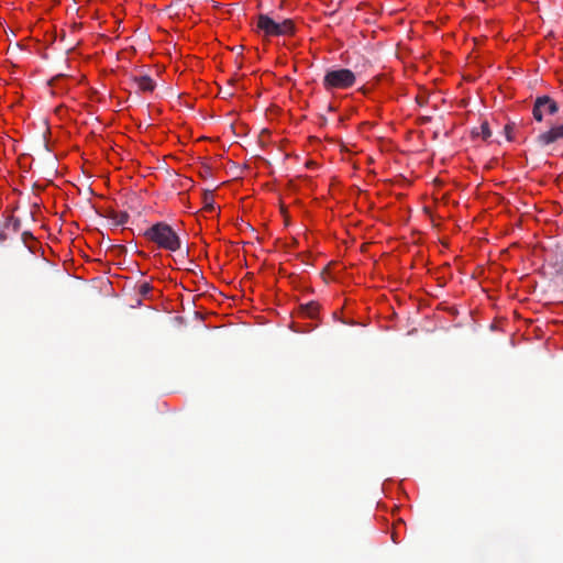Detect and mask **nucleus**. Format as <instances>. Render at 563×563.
<instances>
[{
	"mask_svg": "<svg viewBox=\"0 0 563 563\" xmlns=\"http://www.w3.org/2000/svg\"><path fill=\"white\" fill-rule=\"evenodd\" d=\"M144 236L157 244L158 247L176 252L181 247V241L174 229L166 222H157L145 230Z\"/></svg>",
	"mask_w": 563,
	"mask_h": 563,
	"instance_id": "f257e3e1",
	"label": "nucleus"
},
{
	"mask_svg": "<svg viewBox=\"0 0 563 563\" xmlns=\"http://www.w3.org/2000/svg\"><path fill=\"white\" fill-rule=\"evenodd\" d=\"M103 217L111 220L114 225H123L129 220V214L125 211L118 212L113 209L106 210Z\"/></svg>",
	"mask_w": 563,
	"mask_h": 563,
	"instance_id": "0eeeda50",
	"label": "nucleus"
},
{
	"mask_svg": "<svg viewBox=\"0 0 563 563\" xmlns=\"http://www.w3.org/2000/svg\"><path fill=\"white\" fill-rule=\"evenodd\" d=\"M133 81L136 85L137 90L142 92H152L156 87L155 81L146 75L134 77Z\"/></svg>",
	"mask_w": 563,
	"mask_h": 563,
	"instance_id": "423d86ee",
	"label": "nucleus"
},
{
	"mask_svg": "<svg viewBox=\"0 0 563 563\" xmlns=\"http://www.w3.org/2000/svg\"><path fill=\"white\" fill-rule=\"evenodd\" d=\"M356 82L355 74L347 68H332L324 74L322 85L327 91L349 89Z\"/></svg>",
	"mask_w": 563,
	"mask_h": 563,
	"instance_id": "f03ea898",
	"label": "nucleus"
},
{
	"mask_svg": "<svg viewBox=\"0 0 563 563\" xmlns=\"http://www.w3.org/2000/svg\"><path fill=\"white\" fill-rule=\"evenodd\" d=\"M559 111L558 102L549 96L537 97L533 103L532 115L541 122L544 114H555Z\"/></svg>",
	"mask_w": 563,
	"mask_h": 563,
	"instance_id": "20e7f679",
	"label": "nucleus"
},
{
	"mask_svg": "<svg viewBox=\"0 0 563 563\" xmlns=\"http://www.w3.org/2000/svg\"><path fill=\"white\" fill-rule=\"evenodd\" d=\"M556 271L560 274H563V253L561 254V257L556 261Z\"/></svg>",
	"mask_w": 563,
	"mask_h": 563,
	"instance_id": "f8f14e48",
	"label": "nucleus"
},
{
	"mask_svg": "<svg viewBox=\"0 0 563 563\" xmlns=\"http://www.w3.org/2000/svg\"><path fill=\"white\" fill-rule=\"evenodd\" d=\"M510 130H511V126L507 124V125L505 126V132H506V134H507V139H508V140H511V136H510V134H509V133H510Z\"/></svg>",
	"mask_w": 563,
	"mask_h": 563,
	"instance_id": "ddd939ff",
	"label": "nucleus"
},
{
	"mask_svg": "<svg viewBox=\"0 0 563 563\" xmlns=\"http://www.w3.org/2000/svg\"><path fill=\"white\" fill-rule=\"evenodd\" d=\"M301 311L305 316L313 319L318 316L319 312V303L316 301H310L306 305L301 306Z\"/></svg>",
	"mask_w": 563,
	"mask_h": 563,
	"instance_id": "6e6552de",
	"label": "nucleus"
},
{
	"mask_svg": "<svg viewBox=\"0 0 563 563\" xmlns=\"http://www.w3.org/2000/svg\"><path fill=\"white\" fill-rule=\"evenodd\" d=\"M5 240V234L4 233H0V241H3Z\"/></svg>",
	"mask_w": 563,
	"mask_h": 563,
	"instance_id": "4468645a",
	"label": "nucleus"
},
{
	"mask_svg": "<svg viewBox=\"0 0 563 563\" xmlns=\"http://www.w3.org/2000/svg\"><path fill=\"white\" fill-rule=\"evenodd\" d=\"M256 27L258 32H262L268 37L290 35L295 31V25L291 20L286 19L282 22H276L267 14L258 15Z\"/></svg>",
	"mask_w": 563,
	"mask_h": 563,
	"instance_id": "7ed1b4c3",
	"label": "nucleus"
},
{
	"mask_svg": "<svg viewBox=\"0 0 563 563\" xmlns=\"http://www.w3.org/2000/svg\"><path fill=\"white\" fill-rule=\"evenodd\" d=\"M205 208L208 209V210H213L214 209V205H213V198L210 194H206L205 195Z\"/></svg>",
	"mask_w": 563,
	"mask_h": 563,
	"instance_id": "9b49d317",
	"label": "nucleus"
},
{
	"mask_svg": "<svg viewBox=\"0 0 563 563\" xmlns=\"http://www.w3.org/2000/svg\"><path fill=\"white\" fill-rule=\"evenodd\" d=\"M473 134L477 136H482L483 140H488L492 136V131L489 129L488 122H482L481 126L473 130Z\"/></svg>",
	"mask_w": 563,
	"mask_h": 563,
	"instance_id": "1a4fd4ad",
	"label": "nucleus"
},
{
	"mask_svg": "<svg viewBox=\"0 0 563 563\" xmlns=\"http://www.w3.org/2000/svg\"><path fill=\"white\" fill-rule=\"evenodd\" d=\"M563 139V123L553 125L550 130L540 133L536 142L541 147H547Z\"/></svg>",
	"mask_w": 563,
	"mask_h": 563,
	"instance_id": "39448f33",
	"label": "nucleus"
},
{
	"mask_svg": "<svg viewBox=\"0 0 563 563\" xmlns=\"http://www.w3.org/2000/svg\"><path fill=\"white\" fill-rule=\"evenodd\" d=\"M153 287L151 286V284L148 283H142L140 286H139V294L143 297H146L151 291H152Z\"/></svg>",
	"mask_w": 563,
	"mask_h": 563,
	"instance_id": "9d476101",
	"label": "nucleus"
}]
</instances>
